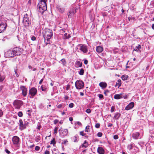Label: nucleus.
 <instances>
[{
	"instance_id": "obj_1",
	"label": "nucleus",
	"mask_w": 154,
	"mask_h": 154,
	"mask_svg": "<svg viewBox=\"0 0 154 154\" xmlns=\"http://www.w3.org/2000/svg\"><path fill=\"white\" fill-rule=\"evenodd\" d=\"M43 36L45 39V42L47 45L48 43L49 40L53 36V32L51 30L46 28L43 31Z\"/></svg>"
},
{
	"instance_id": "obj_2",
	"label": "nucleus",
	"mask_w": 154,
	"mask_h": 154,
	"mask_svg": "<svg viewBox=\"0 0 154 154\" xmlns=\"http://www.w3.org/2000/svg\"><path fill=\"white\" fill-rule=\"evenodd\" d=\"M46 0H41L38 5V7L39 8V11L42 14L47 9Z\"/></svg>"
},
{
	"instance_id": "obj_3",
	"label": "nucleus",
	"mask_w": 154,
	"mask_h": 154,
	"mask_svg": "<svg viewBox=\"0 0 154 154\" xmlns=\"http://www.w3.org/2000/svg\"><path fill=\"white\" fill-rule=\"evenodd\" d=\"M76 50L78 51H79V50L85 53L88 51L87 46L82 44H80L77 45L76 47Z\"/></svg>"
},
{
	"instance_id": "obj_4",
	"label": "nucleus",
	"mask_w": 154,
	"mask_h": 154,
	"mask_svg": "<svg viewBox=\"0 0 154 154\" xmlns=\"http://www.w3.org/2000/svg\"><path fill=\"white\" fill-rule=\"evenodd\" d=\"M75 85L78 89H81L84 87V82L82 81L77 80L75 82Z\"/></svg>"
},
{
	"instance_id": "obj_5",
	"label": "nucleus",
	"mask_w": 154,
	"mask_h": 154,
	"mask_svg": "<svg viewBox=\"0 0 154 154\" xmlns=\"http://www.w3.org/2000/svg\"><path fill=\"white\" fill-rule=\"evenodd\" d=\"M22 102L21 101L16 100L14 102V105L16 108L19 109L20 108L22 105Z\"/></svg>"
},
{
	"instance_id": "obj_6",
	"label": "nucleus",
	"mask_w": 154,
	"mask_h": 154,
	"mask_svg": "<svg viewBox=\"0 0 154 154\" xmlns=\"http://www.w3.org/2000/svg\"><path fill=\"white\" fill-rule=\"evenodd\" d=\"M27 14L24 15L23 20V22L25 26H28L29 25V21L28 17Z\"/></svg>"
},
{
	"instance_id": "obj_7",
	"label": "nucleus",
	"mask_w": 154,
	"mask_h": 154,
	"mask_svg": "<svg viewBox=\"0 0 154 154\" xmlns=\"http://www.w3.org/2000/svg\"><path fill=\"white\" fill-rule=\"evenodd\" d=\"M5 56L6 57H12L14 56L13 50H9L5 53Z\"/></svg>"
},
{
	"instance_id": "obj_8",
	"label": "nucleus",
	"mask_w": 154,
	"mask_h": 154,
	"mask_svg": "<svg viewBox=\"0 0 154 154\" xmlns=\"http://www.w3.org/2000/svg\"><path fill=\"white\" fill-rule=\"evenodd\" d=\"M13 50L14 56L19 55L21 54V49L19 48H14Z\"/></svg>"
},
{
	"instance_id": "obj_9",
	"label": "nucleus",
	"mask_w": 154,
	"mask_h": 154,
	"mask_svg": "<svg viewBox=\"0 0 154 154\" xmlns=\"http://www.w3.org/2000/svg\"><path fill=\"white\" fill-rule=\"evenodd\" d=\"M77 10V8H74L72 10L69 11V13L68 14L69 17H71L72 16L76 13V10Z\"/></svg>"
},
{
	"instance_id": "obj_10",
	"label": "nucleus",
	"mask_w": 154,
	"mask_h": 154,
	"mask_svg": "<svg viewBox=\"0 0 154 154\" xmlns=\"http://www.w3.org/2000/svg\"><path fill=\"white\" fill-rule=\"evenodd\" d=\"M20 88L22 91V94L25 97L27 94V90L26 88L23 86H21Z\"/></svg>"
},
{
	"instance_id": "obj_11",
	"label": "nucleus",
	"mask_w": 154,
	"mask_h": 154,
	"mask_svg": "<svg viewBox=\"0 0 154 154\" xmlns=\"http://www.w3.org/2000/svg\"><path fill=\"white\" fill-rule=\"evenodd\" d=\"M26 128V125L23 123L22 119L19 120V128L21 130H23Z\"/></svg>"
},
{
	"instance_id": "obj_12",
	"label": "nucleus",
	"mask_w": 154,
	"mask_h": 154,
	"mask_svg": "<svg viewBox=\"0 0 154 154\" xmlns=\"http://www.w3.org/2000/svg\"><path fill=\"white\" fill-rule=\"evenodd\" d=\"M20 139L17 136H14L12 138V141L14 144L17 145L19 144Z\"/></svg>"
},
{
	"instance_id": "obj_13",
	"label": "nucleus",
	"mask_w": 154,
	"mask_h": 154,
	"mask_svg": "<svg viewBox=\"0 0 154 154\" xmlns=\"http://www.w3.org/2000/svg\"><path fill=\"white\" fill-rule=\"evenodd\" d=\"M37 92V90L36 88H33L29 90V94L32 96H35Z\"/></svg>"
},
{
	"instance_id": "obj_14",
	"label": "nucleus",
	"mask_w": 154,
	"mask_h": 154,
	"mask_svg": "<svg viewBox=\"0 0 154 154\" xmlns=\"http://www.w3.org/2000/svg\"><path fill=\"white\" fill-rule=\"evenodd\" d=\"M134 106V103L131 102L125 108V109L127 110H130Z\"/></svg>"
},
{
	"instance_id": "obj_15",
	"label": "nucleus",
	"mask_w": 154,
	"mask_h": 154,
	"mask_svg": "<svg viewBox=\"0 0 154 154\" xmlns=\"http://www.w3.org/2000/svg\"><path fill=\"white\" fill-rule=\"evenodd\" d=\"M140 134L138 132H135L133 134L132 137L133 139H137L139 138H141V137H140Z\"/></svg>"
},
{
	"instance_id": "obj_16",
	"label": "nucleus",
	"mask_w": 154,
	"mask_h": 154,
	"mask_svg": "<svg viewBox=\"0 0 154 154\" xmlns=\"http://www.w3.org/2000/svg\"><path fill=\"white\" fill-rule=\"evenodd\" d=\"M97 152L99 154H104L105 151L103 148L101 147H99L97 148Z\"/></svg>"
},
{
	"instance_id": "obj_17",
	"label": "nucleus",
	"mask_w": 154,
	"mask_h": 154,
	"mask_svg": "<svg viewBox=\"0 0 154 154\" xmlns=\"http://www.w3.org/2000/svg\"><path fill=\"white\" fill-rule=\"evenodd\" d=\"M6 26V24H0V33L2 32L5 29Z\"/></svg>"
},
{
	"instance_id": "obj_18",
	"label": "nucleus",
	"mask_w": 154,
	"mask_h": 154,
	"mask_svg": "<svg viewBox=\"0 0 154 154\" xmlns=\"http://www.w3.org/2000/svg\"><path fill=\"white\" fill-rule=\"evenodd\" d=\"M99 85L103 89L107 87V84L104 82L100 83Z\"/></svg>"
},
{
	"instance_id": "obj_19",
	"label": "nucleus",
	"mask_w": 154,
	"mask_h": 154,
	"mask_svg": "<svg viewBox=\"0 0 154 154\" xmlns=\"http://www.w3.org/2000/svg\"><path fill=\"white\" fill-rule=\"evenodd\" d=\"M96 50L98 53H100L103 51V48L100 46H98L96 47Z\"/></svg>"
},
{
	"instance_id": "obj_20",
	"label": "nucleus",
	"mask_w": 154,
	"mask_h": 154,
	"mask_svg": "<svg viewBox=\"0 0 154 154\" xmlns=\"http://www.w3.org/2000/svg\"><path fill=\"white\" fill-rule=\"evenodd\" d=\"M114 97L115 99H119L122 98V94H116L114 95Z\"/></svg>"
},
{
	"instance_id": "obj_21",
	"label": "nucleus",
	"mask_w": 154,
	"mask_h": 154,
	"mask_svg": "<svg viewBox=\"0 0 154 154\" xmlns=\"http://www.w3.org/2000/svg\"><path fill=\"white\" fill-rule=\"evenodd\" d=\"M121 114L119 113H116L114 117V119H118L120 117Z\"/></svg>"
},
{
	"instance_id": "obj_22",
	"label": "nucleus",
	"mask_w": 154,
	"mask_h": 154,
	"mask_svg": "<svg viewBox=\"0 0 154 154\" xmlns=\"http://www.w3.org/2000/svg\"><path fill=\"white\" fill-rule=\"evenodd\" d=\"M120 79H119L117 81V82L116 83V85L118 87V88L121 86L122 83Z\"/></svg>"
},
{
	"instance_id": "obj_23",
	"label": "nucleus",
	"mask_w": 154,
	"mask_h": 154,
	"mask_svg": "<svg viewBox=\"0 0 154 154\" xmlns=\"http://www.w3.org/2000/svg\"><path fill=\"white\" fill-rule=\"evenodd\" d=\"M5 78V76L4 75H0V82H2Z\"/></svg>"
},
{
	"instance_id": "obj_24",
	"label": "nucleus",
	"mask_w": 154,
	"mask_h": 154,
	"mask_svg": "<svg viewBox=\"0 0 154 154\" xmlns=\"http://www.w3.org/2000/svg\"><path fill=\"white\" fill-rule=\"evenodd\" d=\"M82 63L81 62L77 61L76 62V64L78 67H81L82 65Z\"/></svg>"
},
{
	"instance_id": "obj_25",
	"label": "nucleus",
	"mask_w": 154,
	"mask_h": 154,
	"mask_svg": "<svg viewBox=\"0 0 154 154\" xmlns=\"http://www.w3.org/2000/svg\"><path fill=\"white\" fill-rule=\"evenodd\" d=\"M57 8L58 10L61 13H63L64 11V9L60 7H57Z\"/></svg>"
},
{
	"instance_id": "obj_26",
	"label": "nucleus",
	"mask_w": 154,
	"mask_h": 154,
	"mask_svg": "<svg viewBox=\"0 0 154 154\" xmlns=\"http://www.w3.org/2000/svg\"><path fill=\"white\" fill-rule=\"evenodd\" d=\"M122 79L123 80H125L128 79V76L126 75H123L122 76Z\"/></svg>"
},
{
	"instance_id": "obj_27",
	"label": "nucleus",
	"mask_w": 154,
	"mask_h": 154,
	"mask_svg": "<svg viewBox=\"0 0 154 154\" xmlns=\"http://www.w3.org/2000/svg\"><path fill=\"white\" fill-rule=\"evenodd\" d=\"M70 37L69 34H67L65 33L64 36H63V38L64 39H67L69 38Z\"/></svg>"
},
{
	"instance_id": "obj_28",
	"label": "nucleus",
	"mask_w": 154,
	"mask_h": 154,
	"mask_svg": "<svg viewBox=\"0 0 154 154\" xmlns=\"http://www.w3.org/2000/svg\"><path fill=\"white\" fill-rule=\"evenodd\" d=\"M133 147V143H131L130 144L128 145L127 146V148L130 150Z\"/></svg>"
},
{
	"instance_id": "obj_29",
	"label": "nucleus",
	"mask_w": 154,
	"mask_h": 154,
	"mask_svg": "<svg viewBox=\"0 0 154 154\" xmlns=\"http://www.w3.org/2000/svg\"><path fill=\"white\" fill-rule=\"evenodd\" d=\"M84 70L83 69H81L79 72V74L80 75H82L84 74Z\"/></svg>"
},
{
	"instance_id": "obj_30",
	"label": "nucleus",
	"mask_w": 154,
	"mask_h": 154,
	"mask_svg": "<svg viewBox=\"0 0 154 154\" xmlns=\"http://www.w3.org/2000/svg\"><path fill=\"white\" fill-rule=\"evenodd\" d=\"M63 133H65V135L66 136L68 133V130L67 129H65L63 131Z\"/></svg>"
},
{
	"instance_id": "obj_31",
	"label": "nucleus",
	"mask_w": 154,
	"mask_h": 154,
	"mask_svg": "<svg viewBox=\"0 0 154 154\" xmlns=\"http://www.w3.org/2000/svg\"><path fill=\"white\" fill-rule=\"evenodd\" d=\"M89 125H88V126H86V128H85V132H89L90 131V130L89 131L88 130L89 129Z\"/></svg>"
},
{
	"instance_id": "obj_32",
	"label": "nucleus",
	"mask_w": 154,
	"mask_h": 154,
	"mask_svg": "<svg viewBox=\"0 0 154 154\" xmlns=\"http://www.w3.org/2000/svg\"><path fill=\"white\" fill-rule=\"evenodd\" d=\"M61 61L62 63V64L63 65H65L66 64V60L65 59H63L61 60Z\"/></svg>"
},
{
	"instance_id": "obj_33",
	"label": "nucleus",
	"mask_w": 154,
	"mask_h": 154,
	"mask_svg": "<svg viewBox=\"0 0 154 154\" xmlns=\"http://www.w3.org/2000/svg\"><path fill=\"white\" fill-rule=\"evenodd\" d=\"M56 143V142L55 141L54 138H53V140L51 141L50 144H53L54 145Z\"/></svg>"
},
{
	"instance_id": "obj_34",
	"label": "nucleus",
	"mask_w": 154,
	"mask_h": 154,
	"mask_svg": "<svg viewBox=\"0 0 154 154\" xmlns=\"http://www.w3.org/2000/svg\"><path fill=\"white\" fill-rule=\"evenodd\" d=\"M154 6V0L152 1L150 3L151 8L153 7Z\"/></svg>"
},
{
	"instance_id": "obj_35",
	"label": "nucleus",
	"mask_w": 154,
	"mask_h": 154,
	"mask_svg": "<svg viewBox=\"0 0 154 154\" xmlns=\"http://www.w3.org/2000/svg\"><path fill=\"white\" fill-rule=\"evenodd\" d=\"M18 115L19 117H21L23 116V113L21 112H19L18 113Z\"/></svg>"
},
{
	"instance_id": "obj_36",
	"label": "nucleus",
	"mask_w": 154,
	"mask_h": 154,
	"mask_svg": "<svg viewBox=\"0 0 154 154\" xmlns=\"http://www.w3.org/2000/svg\"><path fill=\"white\" fill-rule=\"evenodd\" d=\"M58 129V128L57 127H55L54 129V134H57V130Z\"/></svg>"
},
{
	"instance_id": "obj_37",
	"label": "nucleus",
	"mask_w": 154,
	"mask_h": 154,
	"mask_svg": "<svg viewBox=\"0 0 154 154\" xmlns=\"http://www.w3.org/2000/svg\"><path fill=\"white\" fill-rule=\"evenodd\" d=\"M86 141L85 140L83 144L82 145V147L86 148L87 146H85V144H86Z\"/></svg>"
},
{
	"instance_id": "obj_38",
	"label": "nucleus",
	"mask_w": 154,
	"mask_h": 154,
	"mask_svg": "<svg viewBox=\"0 0 154 154\" xmlns=\"http://www.w3.org/2000/svg\"><path fill=\"white\" fill-rule=\"evenodd\" d=\"M40 140V138L39 136H37L35 138V141L37 142H38Z\"/></svg>"
},
{
	"instance_id": "obj_39",
	"label": "nucleus",
	"mask_w": 154,
	"mask_h": 154,
	"mask_svg": "<svg viewBox=\"0 0 154 154\" xmlns=\"http://www.w3.org/2000/svg\"><path fill=\"white\" fill-rule=\"evenodd\" d=\"M80 134L82 136H85L86 135V134L84 133L83 131L80 132Z\"/></svg>"
},
{
	"instance_id": "obj_40",
	"label": "nucleus",
	"mask_w": 154,
	"mask_h": 154,
	"mask_svg": "<svg viewBox=\"0 0 154 154\" xmlns=\"http://www.w3.org/2000/svg\"><path fill=\"white\" fill-rule=\"evenodd\" d=\"M128 96L127 95H123V94H122V98H124L125 99H126L127 98Z\"/></svg>"
},
{
	"instance_id": "obj_41",
	"label": "nucleus",
	"mask_w": 154,
	"mask_h": 154,
	"mask_svg": "<svg viewBox=\"0 0 154 154\" xmlns=\"http://www.w3.org/2000/svg\"><path fill=\"white\" fill-rule=\"evenodd\" d=\"M74 106V104L72 103H70L69 105V106L70 108H72Z\"/></svg>"
},
{
	"instance_id": "obj_42",
	"label": "nucleus",
	"mask_w": 154,
	"mask_h": 154,
	"mask_svg": "<svg viewBox=\"0 0 154 154\" xmlns=\"http://www.w3.org/2000/svg\"><path fill=\"white\" fill-rule=\"evenodd\" d=\"M98 96L99 97V98L100 99H102L103 98V95L102 94H98Z\"/></svg>"
},
{
	"instance_id": "obj_43",
	"label": "nucleus",
	"mask_w": 154,
	"mask_h": 154,
	"mask_svg": "<svg viewBox=\"0 0 154 154\" xmlns=\"http://www.w3.org/2000/svg\"><path fill=\"white\" fill-rule=\"evenodd\" d=\"M100 124L99 123H97L95 125V127L96 128H98L100 127Z\"/></svg>"
},
{
	"instance_id": "obj_44",
	"label": "nucleus",
	"mask_w": 154,
	"mask_h": 154,
	"mask_svg": "<svg viewBox=\"0 0 154 154\" xmlns=\"http://www.w3.org/2000/svg\"><path fill=\"white\" fill-rule=\"evenodd\" d=\"M115 107L114 106H112L111 108V112H112L114 111Z\"/></svg>"
},
{
	"instance_id": "obj_45",
	"label": "nucleus",
	"mask_w": 154,
	"mask_h": 154,
	"mask_svg": "<svg viewBox=\"0 0 154 154\" xmlns=\"http://www.w3.org/2000/svg\"><path fill=\"white\" fill-rule=\"evenodd\" d=\"M86 112L88 113H90L91 112V110L90 109H88L86 110Z\"/></svg>"
},
{
	"instance_id": "obj_46",
	"label": "nucleus",
	"mask_w": 154,
	"mask_h": 154,
	"mask_svg": "<svg viewBox=\"0 0 154 154\" xmlns=\"http://www.w3.org/2000/svg\"><path fill=\"white\" fill-rule=\"evenodd\" d=\"M97 135L99 137H101L102 135V134L101 132H98L97 134Z\"/></svg>"
},
{
	"instance_id": "obj_47",
	"label": "nucleus",
	"mask_w": 154,
	"mask_h": 154,
	"mask_svg": "<svg viewBox=\"0 0 154 154\" xmlns=\"http://www.w3.org/2000/svg\"><path fill=\"white\" fill-rule=\"evenodd\" d=\"M118 136L117 135H115L113 136V138L114 139L116 140L118 138Z\"/></svg>"
},
{
	"instance_id": "obj_48",
	"label": "nucleus",
	"mask_w": 154,
	"mask_h": 154,
	"mask_svg": "<svg viewBox=\"0 0 154 154\" xmlns=\"http://www.w3.org/2000/svg\"><path fill=\"white\" fill-rule=\"evenodd\" d=\"M40 149V147L38 146H36L35 147V149L36 151H38Z\"/></svg>"
},
{
	"instance_id": "obj_49",
	"label": "nucleus",
	"mask_w": 154,
	"mask_h": 154,
	"mask_svg": "<svg viewBox=\"0 0 154 154\" xmlns=\"http://www.w3.org/2000/svg\"><path fill=\"white\" fill-rule=\"evenodd\" d=\"M63 143L65 144L67 142H68V141L67 140H63Z\"/></svg>"
},
{
	"instance_id": "obj_50",
	"label": "nucleus",
	"mask_w": 154,
	"mask_h": 154,
	"mask_svg": "<svg viewBox=\"0 0 154 154\" xmlns=\"http://www.w3.org/2000/svg\"><path fill=\"white\" fill-rule=\"evenodd\" d=\"M70 88V85H67L66 86V90H67V91Z\"/></svg>"
},
{
	"instance_id": "obj_51",
	"label": "nucleus",
	"mask_w": 154,
	"mask_h": 154,
	"mask_svg": "<svg viewBox=\"0 0 154 154\" xmlns=\"http://www.w3.org/2000/svg\"><path fill=\"white\" fill-rule=\"evenodd\" d=\"M17 69H15L14 72H15V73L16 74V76L17 77H18L19 76V75L17 73Z\"/></svg>"
},
{
	"instance_id": "obj_52",
	"label": "nucleus",
	"mask_w": 154,
	"mask_h": 154,
	"mask_svg": "<svg viewBox=\"0 0 154 154\" xmlns=\"http://www.w3.org/2000/svg\"><path fill=\"white\" fill-rule=\"evenodd\" d=\"M58 122V120L57 119H55L54 121V124H56Z\"/></svg>"
},
{
	"instance_id": "obj_53",
	"label": "nucleus",
	"mask_w": 154,
	"mask_h": 154,
	"mask_svg": "<svg viewBox=\"0 0 154 154\" xmlns=\"http://www.w3.org/2000/svg\"><path fill=\"white\" fill-rule=\"evenodd\" d=\"M62 106V104H60L57 106V108L60 109L61 108Z\"/></svg>"
},
{
	"instance_id": "obj_54",
	"label": "nucleus",
	"mask_w": 154,
	"mask_h": 154,
	"mask_svg": "<svg viewBox=\"0 0 154 154\" xmlns=\"http://www.w3.org/2000/svg\"><path fill=\"white\" fill-rule=\"evenodd\" d=\"M36 39V37L34 36H33L31 37V39L32 41H34Z\"/></svg>"
},
{
	"instance_id": "obj_55",
	"label": "nucleus",
	"mask_w": 154,
	"mask_h": 154,
	"mask_svg": "<svg viewBox=\"0 0 154 154\" xmlns=\"http://www.w3.org/2000/svg\"><path fill=\"white\" fill-rule=\"evenodd\" d=\"M109 92V90H106L104 91V94L106 96H107L106 93H108Z\"/></svg>"
},
{
	"instance_id": "obj_56",
	"label": "nucleus",
	"mask_w": 154,
	"mask_h": 154,
	"mask_svg": "<svg viewBox=\"0 0 154 154\" xmlns=\"http://www.w3.org/2000/svg\"><path fill=\"white\" fill-rule=\"evenodd\" d=\"M134 50L136 51H139V49L137 47V46L135 47V48Z\"/></svg>"
},
{
	"instance_id": "obj_57",
	"label": "nucleus",
	"mask_w": 154,
	"mask_h": 154,
	"mask_svg": "<svg viewBox=\"0 0 154 154\" xmlns=\"http://www.w3.org/2000/svg\"><path fill=\"white\" fill-rule=\"evenodd\" d=\"M64 98L65 100H67L68 99L69 97H68L67 95H66L64 96Z\"/></svg>"
},
{
	"instance_id": "obj_58",
	"label": "nucleus",
	"mask_w": 154,
	"mask_h": 154,
	"mask_svg": "<svg viewBox=\"0 0 154 154\" xmlns=\"http://www.w3.org/2000/svg\"><path fill=\"white\" fill-rule=\"evenodd\" d=\"M41 88L42 89V90L43 91H45L46 90V88H44L43 86L41 87Z\"/></svg>"
},
{
	"instance_id": "obj_59",
	"label": "nucleus",
	"mask_w": 154,
	"mask_h": 154,
	"mask_svg": "<svg viewBox=\"0 0 154 154\" xmlns=\"http://www.w3.org/2000/svg\"><path fill=\"white\" fill-rule=\"evenodd\" d=\"M5 151L8 154H10V152L7 149H5Z\"/></svg>"
},
{
	"instance_id": "obj_60",
	"label": "nucleus",
	"mask_w": 154,
	"mask_h": 154,
	"mask_svg": "<svg viewBox=\"0 0 154 154\" xmlns=\"http://www.w3.org/2000/svg\"><path fill=\"white\" fill-rule=\"evenodd\" d=\"M3 115V112L1 109H0V117H1Z\"/></svg>"
},
{
	"instance_id": "obj_61",
	"label": "nucleus",
	"mask_w": 154,
	"mask_h": 154,
	"mask_svg": "<svg viewBox=\"0 0 154 154\" xmlns=\"http://www.w3.org/2000/svg\"><path fill=\"white\" fill-rule=\"evenodd\" d=\"M45 154H50V152L48 150H46L45 152Z\"/></svg>"
},
{
	"instance_id": "obj_62",
	"label": "nucleus",
	"mask_w": 154,
	"mask_h": 154,
	"mask_svg": "<svg viewBox=\"0 0 154 154\" xmlns=\"http://www.w3.org/2000/svg\"><path fill=\"white\" fill-rule=\"evenodd\" d=\"M77 124H78V125L81 126L82 125V124L80 122H77Z\"/></svg>"
},
{
	"instance_id": "obj_63",
	"label": "nucleus",
	"mask_w": 154,
	"mask_h": 154,
	"mask_svg": "<svg viewBox=\"0 0 154 154\" xmlns=\"http://www.w3.org/2000/svg\"><path fill=\"white\" fill-rule=\"evenodd\" d=\"M73 138H75L74 140V142H76L77 141V139H76V137H74Z\"/></svg>"
},
{
	"instance_id": "obj_64",
	"label": "nucleus",
	"mask_w": 154,
	"mask_h": 154,
	"mask_svg": "<svg viewBox=\"0 0 154 154\" xmlns=\"http://www.w3.org/2000/svg\"><path fill=\"white\" fill-rule=\"evenodd\" d=\"M69 120L70 121H72L73 120V118L72 117H70L69 118Z\"/></svg>"
}]
</instances>
